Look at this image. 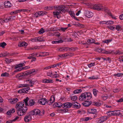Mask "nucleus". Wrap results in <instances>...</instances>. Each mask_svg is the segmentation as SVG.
<instances>
[{
    "label": "nucleus",
    "mask_w": 123,
    "mask_h": 123,
    "mask_svg": "<svg viewBox=\"0 0 123 123\" xmlns=\"http://www.w3.org/2000/svg\"><path fill=\"white\" fill-rule=\"evenodd\" d=\"M7 55L5 53H2L0 54V57H5Z\"/></svg>",
    "instance_id": "e2e57ef3"
},
{
    "label": "nucleus",
    "mask_w": 123,
    "mask_h": 123,
    "mask_svg": "<svg viewBox=\"0 0 123 123\" xmlns=\"http://www.w3.org/2000/svg\"><path fill=\"white\" fill-rule=\"evenodd\" d=\"M55 97L54 96H51L49 100L51 101H53L54 102L55 101Z\"/></svg>",
    "instance_id": "bf43d9fd"
},
{
    "label": "nucleus",
    "mask_w": 123,
    "mask_h": 123,
    "mask_svg": "<svg viewBox=\"0 0 123 123\" xmlns=\"http://www.w3.org/2000/svg\"><path fill=\"white\" fill-rule=\"evenodd\" d=\"M84 103H83V105L85 107H88L91 104V101H85Z\"/></svg>",
    "instance_id": "f8f14e48"
},
{
    "label": "nucleus",
    "mask_w": 123,
    "mask_h": 123,
    "mask_svg": "<svg viewBox=\"0 0 123 123\" xmlns=\"http://www.w3.org/2000/svg\"><path fill=\"white\" fill-rule=\"evenodd\" d=\"M55 106L56 107H58V108H61L62 106V107L63 104L61 102H56L54 104Z\"/></svg>",
    "instance_id": "412c9836"
},
{
    "label": "nucleus",
    "mask_w": 123,
    "mask_h": 123,
    "mask_svg": "<svg viewBox=\"0 0 123 123\" xmlns=\"http://www.w3.org/2000/svg\"><path fill=\"white\" fill-rule=\"evenodd\" d=\"M69 13L71 17H73L74 18H75V17H74L75 15L73 11H69Z\"/></svg>",
    "instance_id": "cd10ccee"
},
{
    "label": "nucleus",
    "mask_w": 123,
    "mask_h": 123,
    "mask_svg": "<svg viewBox=\"0 0 123 123\" xmlns=\"http://www.w3.org/2000/svg\"><path fill=\"white\" fill-rule=\"evenodd\" d=\"M47 75L48 76L51 77L52 75V72H48L47 73Z\"/></svg>",
    "instance_id": "69168bd1"
},
{
    "label": "nucleus",
    "mask_w": 123,
    "mask_h": 123,
    "mask_svg": "<svg viewBox=\"0 0 123 123\" xmlns=\"http://www.w3.org/2000/svg\"><path fill=\"white\" fill-rule=\"evenodd\" d=\"M28 45L27 43L24 42H20L19 43L18 46L19 47H21L24 46H26Z\"/></svg>",
    "instance_id": "dca6fc26"
},
{
    "label": "nucleus",
    "mask_w": 123,
    "mask_h": 123,
    "mask_svg": "<svg viewBox=\"0 0 123 123\" xmlns=\"http://www.w3.org/2000/svg\"><path fill=\"white\" fill-rule=\"evenodd\" d=\"M6 45V44L4 42L0 43V46L3 48H5V46Z\"/></svg>",
    "instance_id": "473e14b6"
},
{
    "label": "nucleus",
    "mask_w": 123,
    "mask_h": 123,
    "mask_svg": "<svg viewBox=\"0 0 123 123\" xmlns=\"http://www.w3.org/2000/svg\"><path fill=\"white\" fill-rule=\"evenodd\" d=\"M38 13L39 16H43L44 14H46L47 12L45 11H41L38 12Z\"/></svg>",
    "instance_id": "5701e85b"
},
{
    "label": "nucleus",
    "mask_w": 123,
    "mask_h": 123,
    "mask_svg": "<svg viewBox=\"0 0 123 123\" xmlns=\"http://www.w3.org/2000/svg\"><path fill=\"white\" fill-rule=\"evenodd\" d=\"M45 32L44 29L43 28H42L38 32V33L39 34L43 33Z\"/></svg>",
    "instance_id": "ea45409f"
},
{
    "label": "nucleus",
    "mask_w": 123,
    "mask_h": 123,
    "mask_svg": "<svg viewBox=\"0 0 123 123\" xmlns=\"http://www.w3.org/2000/svg\"><path fill=\"white\" fill-rule=\"evenodd\" d=\"M8 18L9 19V20H10V21L14 20L15 18V16H12L10 17H8Z\"/></svg>",
    "instance_id": "4c0bfd02"
},
{
    "label": "nucleus",
    "mask_w": 123,
    "mask_h": 123,
    "mask_svg": "<svg viewBox=\"0 0 123 123\" xmlns=\"http://www.w3.org/2000/svg\"><path fill=\"white\" fill-rule=\"evenodd\" d=\"M72 104H73L72 107L74 108L78 109L80 107V105L76 102H74L72 103Z\"/></svg>",
    "instance_id": "0eeeda50"
},
{
    "label": "nucleus",
    "mask_w": 123,
    "mask_h": 123,
    "mask_svg": "<svg viewBox=\"0 0 123 123\" xmlns=\"http://www.w3.org/2000/svg\"><path fill=\"white\" fill-rule=\"evenodd\" d=\"M35 69H33L30 71H25V73H26V75H28L29 74H32L33 73L35 72Z\"/></svg>",
    "instance_id": "aec40b11"
},
{
    "label": "nucleus",
    "mask_w": 123,
    "mask_h": 123,
    "mask_svg": "<svg viewBox=\"0 0 123 123\" xmlns=\"http://www.w3.org/2000/svg\"><path fill=\"white\" fill-rule=\"evenodd\" d=\"M40 111L38 109H34L30 112V114L32 115H38L40 114Z\"/></svg>",
    "instance_id": "20e7f679"
},
{
    "label": "nucleus",
    "mask_w": 123,
    "mask_h": 123,
    "mask_svg": "<svg viewBox=\"0 0 123 123\" xmlns=\"http://www.w3.org/2000/svg\"><path fill=\"white\" fill-rule=\"evenodd\" d=\"M60 75L58 74H55L53 75L52 77L53 78H57L59 77Z\"/></svg>",
    "instance_id": "864d4df0"
},
{
    "label": "nucleus",
    "mask_w": 123,
    "mask_h": 123,
    "mask_svg": "<svg viewBox=\"0 0 123 123\" xmlns=\"http://www.w3.org/2000/svg\"><path fill=\"white\" fill-rule=\"evenodd\" d=\"M93 94L95 96H96L97 95V92L98 91L96 89H93Z\"/></svg>",
    "instance_id": "a19ab883"
},
{
    "label": "nucleus",
    "mask_w": 123,
    "mask_h": 123,
    "mask_svg": "<svg viewBox=\"0 0 123 123\" xmlns=\"http://www.w3.org/2000/svg\"><path fill=\"white\" fill-rule=\"evenodd\" d=\"M31 40L32 42H36L38 41L37 38L36 37L34 39H31Z\"/></svg>",
    "instance_id": "0e129e2a"
},
{
    "label": "nucleus",
    "mask_w": 123,
    "mask_h": 123,
    "mask_svg": "<svg viewBox=\"0 0 123 123\" xmlns=\"http://www.w3.org/2000/svg\"><path fill=\"white\" fill-rule=\"evenodd\" d=\"M117 101L118 102H122L123 101V98H121L120 99L117 100Z\"/></svg>",
    "instance_id": "338daca9"
},
{
    "label": "nucleus",
    "mask_w": 123,
    "mask_h": 123,
    "mask_svg": "<svg viewBox=\"0 0 123 123\" xmlns=\"http://www.w3.org/2000/svg\"><path fill=\"white\" fill-rule=\"evenodd\" d=\"M47 104L49 105H51L54 102L53 101H50L49 100H48L47 99Z\"/></svg>",
    "instance_id": "37998d69"
},
{
    "label": "nucleus",
    "mask_w": 123,
    "mask_h": 123,
    "mask_svg": "<svg viewBox=\"0 0 123 123\" xmlns=\"http://www.w3.org/2000/svg\"><path fill=\"white\" fill-rule=\"evenodd\" d=\"M25 65H24V63H22L18 65H16L14 67V68L15 69H17L18 68L21 67L23 66H25Z\"/></svg>",
    "instance_id": "b1692460"
},
{
    "label": "nucleus",
    "mask_w": 123,
    "mask_h": 123,
    "mask_svg": "<svg viewBox=\"0 0 123 123\" xmlns=\"http://www.w3.org/2000/svg\"><path fill=\"white\" fill-rule=\"evenodd\" d=\"M8 75L9 74L7 72H5L1 74V76L2 77H8Z\"/></svg>",
    "instance_id": "72a5a7b5"
},
{
    "label": "nucleus",
    "mask_w": 123,
    "mask_h": 123,
    "mask_svg": "<svg viewBox=\"0 0 123 123\" xmlns=\"http://www.w3.org/2000/svg\"><path fill=\"white\" fill-rule=\"evenodd\" d=\"M24 103L23 102H19L15 106L16 111L18 116H21L25 115L27 111V108L24 106Z\"/></svg>",
    "instance_id": "f257e3e1"
},
{
    "label": "nucleus",
    "mask_w": 123,
    "mask_h": 123,
    "mask_svg": "<svg viewBox=\"0 0 123 123\" xmlns=\"http://www.w3.org/2000/svg\"><path fill=\"white\" fill-rule=\"evenodd\" d=\"M46 83H52L53 82V80H51L46 79Z\"/></svg>",
    "instance_id": "a18cd8bd"
},
{
    "label": "nucleus",
    "mask_w": 123,
    "mask_h": 123,
    "mask_svg": "<svg viewBox=\"0 0 123 123\" xmlns=\"http://www.w3.org/2000/svg\"><path fill=\"white\" fill-rule=\"evenodd\" d=\"M112 40L111 39H107L104 41H103V42L104 43H108L111 41Z\"/></svg>",
    "instance_id": "603ef678"
},
{
    "label": "nucleus",
    "mask_w": 123,
    "mask_h": 123,
    "mask_svg": "<svg viewBox=\"0 0 123 123\" xmlns=\"http://www.w3.org/2000/svg\"><path fill=\"white\" fill-rule=\"evenodd\" d=\"M23 90H24V93H26L27 92H28V90H29L30 89V87H28L27 88H23Z\"/></svg>",
    "instance_id": "c9c22d12"
},
{
    "label": "nucleus",
    "mask_w": 123,
    "mask_h": 123,
    "mask_svg": "<svg viewBox=\"0 0 123 123\" xmlns=\"http://www.w3.org/2000/svg\"><path fill=\"white\" fill-rule=\"evenodd\" d=\"M44 111L43 110L41 111H40V114H39V115L42 116L44 114Z\"/></svg>",
    "instance_id": "4d7b16f0"
},
{
    "label": "nucleus",
    "mask_w": 123,
    "mask_h": 123,
    "mask_svg": "<svg viewBox=\"0 0 123 123\" xmlns=\"http://www.w3.org/2000/svg\"><path fill=\"white\" fill-rule=\"evenodd\" d=\"M68 55L67 53H65L64 54L59 55V56L60 57L62 58H65L68 56Z\"/></svg>",
    "instance_id": "c756f323"
},
{
    "label": "nucleus",
    "mask_w": 123,
    "mask_h": 123,
    "mask_svg": "<svg viewBox=\"0 0 123 123\" xmlns=\"http://www.w3.org/2000/svg\"><path fill=\"white\" fill-rule=\"evenodd\" d=\"M106 25H112L114 23V22L112 21H106Z\"/></svg>",
    "instance_id": "2f4dec72"
},
{
    "label": "nucleus",
    "mask_w": 123,
    "mask_h": 123,
    "mask_svg": "<svg viewBox=\"0 0 123 123\" xmlns=\"http://www.w3.org/2000/svg\"><path fill=\"white\" fill-rule=\"evenodd\" d=\"M99 119H100V120L101 121L100 122H99V123H102L104 121H106L107 119V117L106 116H104L102 117L99 118Z\"/></svg>",
    "instance_id": "ddd939ff"
},
{
    "label": "nucleus",
    "mask_w": 123,
    "mask_h": 123,
    "mask_svg": "<svg viewBox=\"0 0 123 123\" xmlns=\"http://www.w3.org/2000/svg\"><path fill=\"white\" fill-rule=\"evenodd\" d=\"M35 103H36L34 101L33 99H31L29 101V105L30 106H33L35 104Z\"/></svg>",
    "instance_id": "4be33fe9"
},
{
    "label": "nucleus",
    "mask_w": 123,
    "mask_h": 123,
    "mask_svg": "<svg viewBox=\"0 0 123 123\" xmlns=\"http://www.w3.org/2000/svg\"><path fill=\"white\" fill-rule=\"evenodd\" d=\"M108 28L111 30H113L115 29V27L110 25L108 27Z\"/></svg>",
    "instance_id": "052dcab7"
},
{
    "label": "nucleus",
    "mask_w": 123,
    "mask_h": 123,
    "mask_svg": "<svg viewBox=\"0 0 123 123\" xmlns=\"http://www.w3.org/2000/svg\"><path fill=\"white\" fill-rule=\"evenodd\" d=\"M113 111H110L107 112L106 114L109 115H113Z\"/></svg>",
    "instance_id": "49530a36"
},
{
    "label": "nucleus",
    "mask_w": 123,
    "mask_h": 123,
    "mask_svg": "<svg viewBox=\"0 0 123 123\" xmlns=\"http://www.w3.org/2000/svg\"><path fill=\"white\" fill-rule=\"evenodd\" d=\"M77 99V98L76 96H72L71 97V100L74 101L76 100Z\"/></svg>",
    "instance_id": "c03bdc74"
},
{
    "label": "nucleus",
    "mask_w": 123,
    "mask_h": 123,
    "mask_svg": "<svg viewBox=\"0 0 123 123\" xmlns=\"http://www.w3.org/2000/svg\"><path fill=\"white\" fill-rule=\"evenodd\" d=\"M76 25L81 28H83L84 27V25H83L79 23H78Z\"/></svg>",
    "instance_id": "774afa93"
},
{
    "label": "nucleus",
    "mask_w": 123,
    "mask_h": 123,
    "mask_svg": "<svg viewBox=\"0 0 123 123\" xmlns=\"http://www.w3.org/2000/svg\"><path fill=\"white\" fill-rule=\"evenodd\" d=\"M85 14L86 16L89 18L92 17V13L87 10L86 11Z\"/></svg>",
    "instance_id": "9b49d317"
},
{
    "label": "nucleus",
    "mask_w": 123,
    "mask_h": 123,
    "mask_svg": "<svg viewBox=\"0 0 123 123\" xmlns=\"http://www.w3.org/2000/svg\"><path fill=\"white\" fill-rule=\"evenodd\" d=\"M113 116L119 115L120 114V111L119 110L113 111Z\"/></svg>",
    "instance_id": "f3484780"
},
{
    "label": "nucleus",
    "mask_w": 123,
    "mask_h": 123,
    "mask_svg": "<svg viewBox=\"0 0 123 123\" xmlns=\"http://www.w3.org/2000/svg\"><path fill=\"white\" fill-rule=\"evenodd\" d=\"M89 79L90 80L96 79H98V77H95V76H93L89 77Z\"/></svg>",
    "instance_id": "3c124183"
},
{
    "label": "nucleus",
    "mask_w": 123,
    "mask_h": 123,
    "mask_svg": "<svg viewBox=\"0 0 123 123\" xmlns=\"http://www.w3.org/2000/svg\"><path fill=\"white\" fill-rule=\"evenodd\" d=\"M4 5L5 6L6 8L10 7L12 6L11 4L9 1H7L5 2Z\"/></svg>",
    "instance_id": "4468645a"
},
{
    "label": "nucleus",
    "mask_w": 123,
    "mask_h": 123,
    "mask_svg": "<svg viewBox=\"0 0 123 123\" xmlns=\"http://www.w3.org/2000/svg\"><path fill=\"white\" fill-rule=\"evenodd\" d=\"M47 99L45 98H41L38 101L39 103L42 105H44L45 103H47Z\"/></svg>",
    "instance_id": "9d476101"
},
{
    "label": "nucleus",
    "mask_w": 123,
    "mask_h": 123,
    "mask_svg": "<svg viewBox=\"0 0 123 123\" xmlns=\"http://www.w3.org/2000/svg\"><path fill=\"white\" fill-rule=\"evenodd\" d=\"M65 7L63 5H61L57 7V10L58 11H61L62 12H65L66 10L64 9Z\"/></svg>",
    "instance_id": "1a4fd4ad"
},
{
    "label": "nucleus",
    "mask_w": 123,
    "mask_h": 123,
    "mask_svg": "<svg viewBox=\"0 0 123 123\" xmlns=\"http://www.w3.org/2000/svg\"><path fill=\"white\" fill-rule=\"evenodd\" d=\"M62 12L61 11H59V12H53V14L54 15L57 16L60 13H62Z\"/></svg>",
    "instance_id": "f704fd0d"
},
{
    "label": "nucleus",
    "mask_w": 123,
    "mask_h": 123,
    "mask_svg": "<svg viewBox=\"0 0 123 123\" xmlns=\"http://www.w3.org/2000/svg\"><path fill=\"white\" fill-rule=\"evenodd\" d=\"M87 41L88 42H89L90 43H94L95 41L94 40L92 39H88Z\"/></svg>",
    "instance_id": "58836bf2"
},
{
    "label": "nucleus",
    "mask_w": 123,
    "mask_h": 123,
    "mask_svg": "<svg viewBox=\"0 0 123 123\" xmlns=\"http://www.w3.org/2000/svg\"><path fill=\"white\" fill-rule=\"evenodd\" d=\"M122 75H123V74L122 73H117V74H115L114 75V76H116L117 77H120L122 76Z\"/></svg>",
    "instance_id": "de8ad7c7"
},
{
    "label": "nucleus",
    "mask_w": 123,
    "mask_h": 123,
    "mask_svg": "<svg viewBox=\"0 0 123 123\" xmlns=\"http://www.w3.org/2000/svg\"><path fill=\"white\" fill-rule=\"evenodd\" d=\"M61 34L59 32H55L53 33V35L59 37L60 36Z\"/></svg>",
    "instance_id": "09e8293b"
},
{
    "label": "nucleus",
    "mask_w": 123,
    "mask_h": 123,
    "mask_svg": "<svg viewBox=\"0 0 123 123\" xmlns=\"http://www.w3.org/2000/svg\"><path fill=\"white\" fill-rule=\"evenodd\" d=\"M92 105L95 106L97 107H98L101 105V104L100 103L95 101L92 102Z\"/></svg>",
    "instance_id": "6ab92c4d"
},
{
    "label": "nucleus",
    "mask_w": 123,
    "mask_h": 123,
    "mask_svg": "<svg viewBox=\"0 0 123 123\" xmlns=\"http://www.w3.org/2000/svg\"><path fill=\"white\" fill-rule=\"evenodd\" d=\"M28 81L29 82V83L30 84V85H29L30 86L32 87L33 86L35 83V82L34 81H32L31 80H28Z\"/></svg>",
    "instance_id": "a878e982"
},
{
    "label": "nucleus",
    "mask_w": 123,
    "mask_h": 123,
    "mask_svg": "<svg viewBox=\"0 0 123 123\" xmlns=\"http://www.w3.org/2000/svg\"><path fill=\"white\" fill-rule=\"evenodd\" d=\"M88 112L90 114H95L97 113V111L96 109H91L88 110Z\"/></svg>",
    "instance_id": "2eb2a0df"
},
{
    "label": "nucleus",
    "mask_w": 123,
    "mask_h": 123,
    "mask_svg": "<svg viewBox=\"0 0 123 123\" xmlns=\"http://www.w3.org/2000/svg\"><path fill=\"white\" fill-rule=\"evenodd\" d=\"M18 92L19 93H24V90L23 89H21L20 90L18 91Z\"/></svg>",
    "instance_id": "680f3d73"
},
{
    "label": "nucleus",
    "mask_w": 123,
    "mask_h": 123,
    "mask_svg": "<svg viewBox=\"0 0 123 123\" xmlns=\"http://www.w3.org/2000/svg\"><path fill=\"white\" fill-rule=\"evenodd\" d=\"M95 65V63H91L88 65V66L89 68H90L92 66H94Z\"/></svg>",
    "instance_id": "6e6d98bb"
},
{
    "label": "nucleus",
    "mask_w": 123,
    "mask_h": 123,
    "mask_svg": "<svg viewBox=\"0 0 123 123\" xmlns=\"http://www.w3.org/2000/svg\"><path fill=\"white\" fill-rule=\"evenodd\" d=\"M18 101V99L16 98L10 99L8 100L9 102L12 104L16 103Z\"/></svg>",
    "instance_id": "423d86ee"
},
{
    "label": "nucleus",
    "mask_w": 123,
    "mask_h": 123,
    "mask_svg": "<svg viewBox=\"0 0 123 123\" xmlns=\"http://www.w3.org/2000/svg\"><path fill=\"white\" fill-rule=\"evenodd\" d=\"M68 28V27L66 28H63L62 27H61L60 28V29H58V30L59 31H62L63 32H65V30H67Z\"/></svg>",
    "instance_id": "e433bc0d"
},
{
    "label": "nucleus",
    "mask_w": 123,
    "mask_h": 123,
    "mask_svg": "<svg viewBox=\"0 0 123 123\" xmlns=\"http://www.w3.org/2000/svg\"><path fill=\"white\" fill-rule=\"evenodd\" d=\"M12 59H8L7 58L5 60L6 62L8 64H9L11 62H12Z\"/></svg>",
    "instance_id": "79ce46f5"
},
{
    "label": "nucleus",
    "mask_w": 123,
    "mask_h": 123,
    "mask_svg": "<svg viewBox=\"0 0 123 123\" xmlns=\"http://www.w3.org/2000/svg\"><path fill=\"white\" fill-rule=\"evenodd\" d=\"M93 9L99 11H105L106 12L107 11V8L104 5L101 4H97L94 5L93 7Z\"/></svg>",
    "instance_id": "7ed1b4c3"
},
{
    "label": "nucleus",
    "mask_w": 123,
    "mask_h": 123,
    "mask_svg": "<svg viewBox=\"0 0 123 123\" xmlns=\"http://www.w3.org/2000/svg\"><path fill=\"white\" fill-rule=\"evenodd\" d=\"M25 75L27 76L26 75V73H25V72H24L22 73L19 74H17L16 75V77L18 78L22 76H23Z\"/></svg>",
    "instance_id": "a211bd4d"
},
{
    "label": "nucleus",
    "mask_w": 123,
    "mask_h": 123,
    "mask_svg": "<svg viewBox=\"0 0 123 123\" xmlns=\"http://www.w3.org/2000/svg\"><path fill=\"white\" fill-rule=\"evenodd\" d=\"M121 26L119 25H117L116 26V29L118 31H119V30H120L121 29Z\"/></svg>",
    "instance_id": "8fccbe9b"
},
{
    "label": "nucleus",
    "mask_w": 123,
    "mask_h": 123,
    "mask_svg": "<svg viewBox=\"0 0 123 123\" xmlns=\"http://www.w3.org/2000/svg\"><path fill=\"white\" fill-rule=\"evenodd\" d=\"M95 50L96 51L99 53H104L103 51H104V49H103L101 48H96Z\"/></svg>",
    "instance_id": "393cba45"
},
{
    "label": "nucleus",
    "mask_w": 123,
    "mask_h": 123,
    "mask_svg": "<svg viewBox=\"0 0 123 123\" xmlns=\"http://www.w3.org/2000/svg\"><path fill=\"white\" fill-rule=\"evenodd\" d=\"M113 51H111V50L105 51V50L104 49V51H103V52H104V53H105L106 54H111L112 53V52Z\"/></svg>",
    "instance_id": "7c9ffc66"
},
{
    "label": "nucleus",
    "mask_w": 123,
    "mask_h": 123,
    "mask_svg": "<svg viewBox=\"0 0 123 123\" xmlns=\"http://www.w3.org/2000/svg\"><path fill=\"white\" fill-rule=\"evenodd\" d=\"M29 98L28 97H27L26 98L24 99L23 100V101L25 102V105L26 106L28 105V101L29 100Z\"/></svg>",
    "instance_id": "bb28decb"
},
{
    "label": "nucleus",
    "mask_w": 123,
    "mask_h": 123,
    "mask_svg": "<svg viewBox=\"0 0 123 123\" xmlns=\"http://www.w3.org/2000/svg\"><path fill=\"white\" fill-rule=\"evenodd\" d=\"M78 49L76 47H72L70 48V49H71V50L73 51L77 50Z\"/></svg>",
    "instance_id": "13d9d810"
},
{
    "label": "nucleus",
    "mask_w": 123,
    "mask_h": 123,
    "mask_svg": "<svg viewBox=\"0 0 123 123\" xmlns=\"http://www.w3.org/2000/svg\"><path fill=\"white\" fill-rule=\"evenodd\" d=\"M73 104L70 102L66 103L63 104L62 107L65 108H69L72 106Z\"/></svg>",
    "instance_id": "39448f33"
},
{
    "label": "nucleus",
    "mask_w": 123,
    "mask_h": 123,
    "mask_svg": "<svg viewBox=\"0 0 123 123\" xmlns=\"http://www.w3.org/2000/svg\"><path fill=\"white\" fill-rule=\"evenodd\" d=\"M37 38L38 41L42 42V41H44L43 39H42V37H38Z\"/></svg>",
    "instance_id": "5fc2aeb1"
},
{
    "label": "nucleus",
    "mask_w": 123,
    "mask_h": 123,
    "mask_svg": "<svg viewBox=\"0 0 123 123\" xmlns=\"http://www.w3.org/2000/svg\"><path fill=\"white\" fill-rule=\"evenodd\" d=\"M82 91V90L80 89H77L75 90L74 91V94L79 93L81 92Z\"/></svg>",
    "instance_id": "c85d7f7f"
},
{
    "label": "nucleus",
    "mask_w": 123,
    "mask_h": 123,
    "mask_svg": "<svg viewBox=\"0 0 123 123\" xmlns=\"http://www.w3.org/2000/svg\"><path fill=\"white\" fill-rule=\"evenodd\" d=\"M31 115L30 113L27 115L24 118V120L26 122H28L29 121L31 120L32 119V118L31 116Z\"/></svg>",
    "instance_id": "6e6552de"
},
{
    "label": "nucleus",
    "mask_w": 123,
    "mask_h": 123,
    "mask_svg": "<svg viewBox=\"0 0 123 123\" xmlns=\"http://www.w3.org/2000/svg\"><path fill=\"white\" fill-rule=\"evenodd\" d=\"M92 97V95L90 93L85 92L81 94L79 99L80 101H87L90 99Z\"/></svg>",
    "instance_id": "f03ea898"
}]
</instances>
